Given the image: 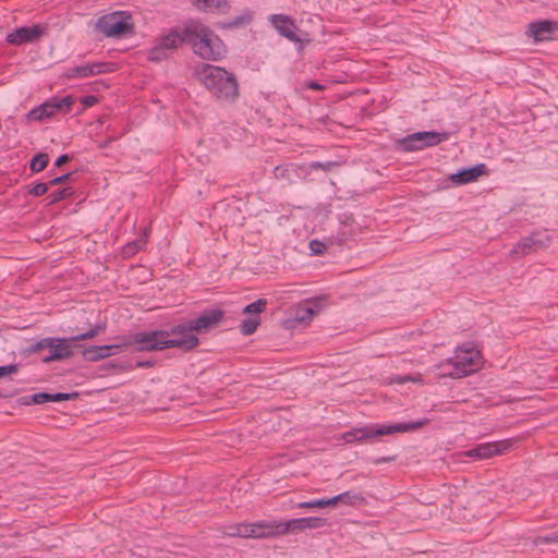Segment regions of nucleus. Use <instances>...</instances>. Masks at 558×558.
Wrapping results in <instances>:
<instances>
[{
    "instance_id": "nucleus-1",
    "label": "nucleus",
    "mask_w": 558,
    "mask_h": 558,
    "mask_svg": "<svg viewBox=\"0 0 558 558\" xmlns=\"http://www.w3.org/2000/svg\"><path fill=\"white\" fill-rule=\"evenodd\" d=\"M194 76L220 104H233L240 96L236 76L225 68L201 63L195 68Z\"/></svg>"
},
{
    "instance_id": "nucleus-2",
    "label": "nucleus",
    "mask_w": 558,
    "mask_h": 558,
    "mask_svg": "<svg viewBox=\"0 0 558 558\" xmlns=\"http://www.w3.org/2000/svg\"><path fill=\"white\" fill-rule=\"evenodd\" d=\"M184 35L193 52L207 61H219L227 54V47L220 37L199 22L184 24Z\"/></svg>"
},
{
    "instance_id": "nucleus-3",
    "label": "nucleus",
    "mask_w": 558,
    "mask_h": 558,
    "mask_svg": "<svg viewBox=\"0 0 558 558\" xmlns=\"http://www.w3.org/2000/svg\"><path fill=\"white\" fill-rule=\"evenodd\" d=\"M482 365V354L475 349L473 342H465L458 347L454 355L437 365L442 377L462 378L466 377Z\"/></svg>"
},
{
    "instance_id": "nucleus-4",
    "label": "nucleus",
    "mask_w": 558,
    "mask_h": 558,
    "mask_svg": "<svg viewBox=\"0 0 558 558\" xmlns=\"http://www.w3.org/2000/svg\"><path fill=\"white\" fill-rule=\"evenodd\" d=\"M430 420L427 417L408 423H397L392 425L368 424L364 426L353 427L341 435V439L345 444L366 442L375 437L392 435L395 433H408L420 429L427 424Z\"/></svg>"
},
{
    "instance_id": "nucleus-5",
    "label": "nucleus",
    "mask_w": 558,
    "mask_h": 558,
    "mask_svg": "<svg viewBox=\"0 0 558 558\" xmlns=\"http://www.w3.org/2000/svg\"><path fill=\"white\" fill-rule=\"evenodd\" d=\"M223 317L225 313L222 310L209 307L205 308L197 317L180 323L178 331L187 333L184 340H192L189 341L186 347H182V352H191L199 345L201 341L194 332L201 333L209 330L221 323Z\"/></svg>"
},
{
    "instance_id": "nucleus-6",
    "label": "nucleus",
    "mask_w": 558,
    "mask_h": 558,
    "mask_svg": "<svg viewBox=\"0 0 558 558\" xmlns=\"http://www.w3.org/2000/svg\"><path fill=\"white\" fill-rule=\"evenodd\" d=\"M190 340H170L169 333L163 329L149 331H140L130 336L125 344L135 347L138 352L143 351H162L170 348H177L182 351Z\"/></svg>"
},
{
    "instance_id": "nucleus-7",
    "label": "nucleus",
    "mask_w": 558,
    "mask_h": 558,
    "mask_svg": "<svg viewBox=\"0 0 558 558\" xmlns=\"http://www.w3.org/2000/svg\"><path fill=\"white\" fill-rule=\"evenodd\" d=\"M106 328L105 325L96 324L88 331L69 337L59 338L51 337V343L49 345V353L41 357V362L45 364L71 359L74 355L73 348H80L73 343L82 340L93 339L98 336Z\"/></svg>"
},
{
    "instance_id": "nucleus-8",
    "label": "nucleus",
    "mask_w": 558,
    "mask_h": 558,
    "mask_svg": "<svg viewBox=\"0 0 558 558\" xmlns=\"http://www.w3.org/2000/svg\"><path fill=\"white\" fill-rule=\"evenodd\" d=\"M130 21L131 15L129 13L118 11L100 16L96 22L95 28L106 37L120 38L133 28V24Z\"/></svg>"
},
{
    "instance_id": "nucleus-9",
    "label": "nucleus",
    "mask_w": 558,
    "mask_h": 558,
    "mask_svg": "<svg viewBox=\"0 0 558 558\" xmlns=\"http://www.w3.org/2000/svg\"><path fill=\"white\" fill-rule=\"evenodd\" d=\"M74 100V97L70 95L61 98L52 97L29 110L26 118L31 121H44L54 117L57 113L66 114L72 110Z\"/></svg>"
},
{
    "instance_id": "nucleus-10",
    "label": "nucleus",
    "mask_w": 558,
    "mask_h": 558,
    "mask_svg": "<svg viewBox=\"0 0 558 558\" xmlns=\"http://www.w3.org/2000/svg\"><path fill=\"white\" fill-rule=\"evenodd\" d=\"M448 140L446 132L422 131L412 133L398 143L399 148L404 151H415L427 147L436 146Z\"/></svg>"
},
{
    "instance_id": "nucleus-11",
    "label": "nucleus",
    "mask_w": 558,
    "mask_h": 558,
    "mask_svg": "<svg viewBox=\"0 0 558 558\" xmlns=\"http://www.w3.org/2000/svg\"><path fill=\"white\" fill-rule=\"evenodd\" d=\"M183 44H187L184 35V26L182 28H173L167 35L160 37L157 45L151 48L149 59L158 61L167 57V50L177 49Z\"/></svg>"
},
{
    "instance_id": "nucleus-12",
    "label": "nucleus",
    "mask_w": 558,
    "mask_h": 558,
    "mask_svg": "<svg viewBox=\"0 0 558 558\" xmlns=\"http://www.w3.org/2000/svg\"><path fill=\"white\" fill-rule=\"evenodd\" d=\"M117 70L113 62H94L68 69L64 76L69 80L85 78L98 74L112 73Z\"/></svg>"
},
{
    "instance_id": "nucleus-13",
    "label": "nucleus",
    "mask_w": 558,
    "mask_h": 558,
    "mask_svg": "<svg viewBox=\"0 0 558 558\" xmlns=\"http://www.w3.org/2000/svg\"><path fill=\"white\" fill-rule=\"evenodd\" d=\"M360 232L353 215L343 213L339 216V228L336 233L331 234L330 242L332 244L342 245L350 240H353Z\"/></svg>"
},
{
    "instance_id": "nucleus-14",
    "label": "nucleus",
    "mask_w": 558,
    "mask_h": 558,
    "mask_svg": "<svg viewBox=\"0 0 558 558\" xmlns=\"http://www.w3.org/2000/svg\"><path fill=\"white\" fill-rule=\"evenodd\" d=\"M512 447L510 439L494 442L480 444L473 449L466 451V456L475 459H488L494 456H500L508 452Z\"/></svg>"
},
{
    "instance_id": "nucleus-15",
    "label": "nucleus",
    "mask_w": 558,
    "mask_h": 558,
    "mask_svg": "<svg viewBox=\"0 0 558 558\" xmlns=\"http://www.w3.org/2000/svg\"><path fill=\"white\" fill-rule=\"evenodd\" d=\"M550 242L551 238L549 235H541V233L534 232L522 238L511 250V255L525 256L539 248L548 247Z\"/></svg>"
},
{
    "instance_id": "nucleus-16",
    "label": "nucleus",
    "mask_w": 558,
    "mask_h": 558,
    "mask_svg": "<svg viewBox=\"0 0 558 558\" xmlns=\"http://www.w3.org/2000/svg\"><path fill=\"white\" fill-rule=\"evenodd\" d=\"M78 392H37L33 395L23 396L19 399L20 404L22 405H33V404H44L47 402H61V401H70L76 400L78 398Z\"/></svg>"
},
{
    "instance_id": "nucleus-17",
    "label": "nucleus",
    "mask_w": 558,
    "mask_h": 558,
    "mask_svg": "<svg viewBox=\"0 0 558 558\" xmlns=\"http://www.w3.org/2000/svg\"><path fill=\"white\" fill-rule=\"evenodd\" d=\"M44 33V28L40 25L22 26L14 29L12 33L7 35V43L14 46H21L24 44H31L37 41Z\"/></svg>"
},
{
    "instance_id": "nucleus-18",
    "label": "nucleus",
    "mask_w": 558,
    "mask_h": 558,
    "mask_svg": "<svg viewBox=\"0 0 558 558\" xmlns=\"http://www.w3.org/2000/svg\"><path fill=\"white\" fill-rule=\"evenodd\" d=\"M271 25L282 36L293 43H301V38L298 36V26L291 16L286 14H272L270 16Z\"/></svg>"
},
{
    "instance_id": "nucleus-19",
    "label": "nucleus",
    "mask_w": 558,
    "mask_h": 558,
    "mask_svg": "<svg viewBox=\"0 0 558 558\" xmlns=\"http://www.w3.org/2000/svg\"><path fill=\"white\" fill-rule=\"evenodd\" d=\"M279 521L262 520L250 523V538H271L280 536Z\"/></svg>"
},
{
    "instance_id": "nucleus-20",
    "label": "nucleus",
    "mask_w": 558,
    "mask_h": 558,
    "mask_svg": "<svg viewBox=\"0 0 558 558\" xmlns=\"http://www.w3.org/2000/svg\"><path fill=\"white\" fill-rule=\"evenodd\" d=\"M486 173V165L477 163L470 168H463L449 175V180L456 185H462L477 180L478 177Z\"/></svg>"
},
{
    "instance_id": "nucleus-21",
    "label": "nucleus",
    "mask_w": 558,
    "mask_h": 558,
    "mask_svg": "<svg viewBox=\"0 0 558 558\" xmlns=\"http://www.w3.org/2000/svg\"><path fill=\"white\" fill-rule=\"evenodd\" d=\"M120 348L118 344L89 345L82 350V355L85 361L97 362L118 353Z\"/></svg>"
},
{
    "instance_id": "nucleus-22",
    "label": "nucleus",
    "mask_w": 558,
    "mask_h": 558,
    "mask_svg": "<svg viewBox=\"0 0 558 558\" xmlns=\"http://www.w3.org/2000/svg\"><path fill=\"white\" fill-rule=\"evenodd\" d=\"M531 35L535 40H543L555 29V23L548 20L532 22L529 25Z\"/></svg>"
},
{
    "instance_id": "nucleus-23",
    "label": "nucleus",
    "mask_w": 558,
    "mask_h": 558,
    "mask_svg": "<svg viewBox=\"0 0 558 558\" xmlns=\"http://www.w3.org/2000/svg\"><path fill=\"white\" fill-rule=\"evenodd\" d=\"M148 233H149V228L145 227L143 229V234L138 239L128 242L123 246L122 255L124 257H131V256L135 255L136 253H138L140 251H142L147 243Z\"/></svg>"
},
{
    "instance_id": "nucleus-24",
    "label": "nucleus",
    "mask_w": 558,
    "mask_h": 558,
    "mask_svg": "<svg viewBox=\"0 0 558 558\" xmlns=\"http://www.w3.org/2000/svg\"><path fill=\"white\" fill-rule=\"evenodd\" d=\"M221 533L229 537H244L250 538V523H236L225 525L221 527Z\"/></svg>"
},
{
    "instance_id": "nucleus-25",
    "label": "nucleus",
    "mask_w": 558,
    "mask_h": 558,
    "mask_svg": "<svg viewBox=\"0 0 558 558\" xmlns=\"http://www.w3.org/2000/svg\"><path fill=\"white\" fill-rule=\"evenodd\" d=\"M279 525L280 535L304 531L303 518L279 521Z\"/></svg>"
},
{
    "instance_id": "nucleus-26",
    "label": "nucleus",
    "mask_w": 558,
    "mask_h": 558,
    "mask_svg": "<svg viewBox=\"0 0 558 558\" xmlns=\"http://www.w3.org/2000/svg\"><path fill=\"white\" fill-rule=\"evenodd\" d=\"M312 307L304 301L300 303L294 311V320L298 323H308L313 319L314 315Z\"/></svg>"
},
{
    "instance_id": "nucleus-27",
    "label": "nucleus",
    "mask_w": 558,
    "mask_h": 558,
    "mask_svg": "<svg viewBox=\"0 0 558 558\" xmlns=\"http://www.w3.org/2000/svg\"><path fill=\"white\" fill-rule=\"evenodd\" d=\"M49 155L47 153H38L31 159L29 169L33 173L43 171L49 163Z\"/></svg>"
},
{
    "instance_id": "nucleus-28",
    "label": "nucleus",
    "mask_w": 558,
    "mask_h": 558,
    "mask_svg": "<svg viewBox=\"0 0 558 558\" xmlns=\"http://www.w3.org/2000/svg\"><path fill=\"white\" fill-rule=\"evenodd\" d=\"M338 496L340 498L339 501L347 506H354L356 504L365 502V498L361 493H356V492H352V490L343 492L341 494H338Z\"/></svg>"
},
{
    "instance_id": "nucleus-29",
    "label": "nucleus",
    "mask_w": 558,
    "mask_h": 558,
    "mask_svg": "<svg viewBox=\"0 0 558 558\" xmlns=\"http://www.w3.org/2000/svg\"><path fill=\"white\" fill-rule=\"evenodd\" d=\"M260 325L259 316H251L243 319L240 324V331L244 336L253 335Z\"/></svg>"
},
{
    "instance_id": "nucleus-30",
    "label": "nucleus",
    "mask_w": 558,
    "mask_h": 558,
    "mask_svg": "<svg viewBox=\"0 0 558 558\" xmlns=\"http://www.w3.org/2000/svg\"><path fill=\"white\" fill-rule=\"evenodd\" d=\"M50 343H51V337L43 338V339L27 345L23 350V353L26 355L40 353L44 350L49 349Z\"/></svg>"
},
{
    "instance_id": "nucleus-31",
    "label": "nucleus",
    "mask_w": 558,
    "mask_h": 558,
    "mask_svg": "<svg viewBox=\"0 0 558 558\" xmlns=\"http://www.w3.org/2000/svg\"><path fill=\"white\" fill-rule=\"evenodd\" d=\"M199 9L222 11L228 7L227 0H193Z\"/></svg>"
},
{
    "instance_id": "nucleus-32",
    "label": "nucleus",
    "mask_w": 558,
    "mask_h": 558,
    "mask_svg": "<svg viewBox=\"0 0 558 558\" xmlns=\"http://www.w3.org/2000/svg\"><path fill=\"white\" fill-rule=\"evenodd\" d=\"M267 305V301L265 299H258L255 302L250 303L246 305L242 313L253 316H258L262 312L265 311Z\"/></svg>"
},
{
    "instance_id": "nucleus-33",
    "label": "nucleus",
    "mask_w": 558,
    "mask_h": 558,
    "mask_svg": "<svg viewBox=\"0 0 558 558\" xmlns=\"http://www.w3.org/2000/svg\"><path fill=\"white\" fill-rule=\"evenodd\" d=\"M72 194H73V190L71 187L56 190L47 196L48 204L52 205V204L59 203V202L70 197Z\"/></svg>"
},
{
    "instance_id": "nucleus-34",
    "label": "nucleus",
    "mask_w": 558,
    "mask_h": 558,
    "mask_svg": "<svg viewBox=\"0 0 558 558\" xmlns=\"http://www.w3.org/2000/svg\"><path fill=\"white\" fill-rule=\"evenodd\" d=\"M272 172L276 179L291 182V172H295V169L291 165H280Z\"/></svg>"
},
{
    "instance_id": "nucleus-35",
    "label": "nucleus",
    "mask_w": 558,
    "mask_h": 558,
    "mask_svg": "<svg viewBox=\"0 0 558 558\" xmlns=\"http://www.w3.org/2000/svg\"><path fill=\"white\" fill-rule=\"evenodd\" d=\"M304 530L320 529L326 525V519L316 517L303 518Z\"/></svg>"
},
{
    "instance_id": "nucleus-36",
    "label": "nucleus",
    "mask_w": 558,
    "mask_h": 558,
    "mask_svg": "<svg viewBox=\"0 0 558 558\" xmlns=\"http://www.w3.org/2000/svg\"><path fill=\"white\" fill-rule=\"evenodd\" d=\"M49 187V182H38L28 190V195L34 197L43 196L48 192Z\"/></svg>"
},
{
    "instance_id": "nucleus-37",
    "label": "nucleus",
    "mask_w": 558,
    "mask_h": 558,
    "mask_svg": "<svg viewBox=\"0 0 558 558\" xmlns=\"http://www.w3.org/2000/svg\"><path fill=\"white\" fill-rule=\"evenodd\" d=\"M392 383L402 385L405 383H422L421 376H413V375H403V376H396L392 379Z\"/></svg>"
},
{
    "instance_id": "nucleus-38",
    "label": "nucleus",
    "mask_w": 558,
    "mask_h": 558,
    "mask_svg": "<svg viewBox=\"0 0 558 558\" xmlns=\"http://www.w3.org/2000/svg\"><path fill=\"white\" fill-rule=\"evenodd\" d=\"M180 326V324H177V325H173L171 328L169 329H163V331L168 332L169 333V338L170 340H182V339H185V336L187 335L186 332H179L178 331V327Z\"/></svg>"
},
{
    "instance_id": "nucleus-39",
    "label": "nucleus",
    "mask_w": 558,
    "mask_h": 558,
    "mask_svg": "<svg viewBox=\"0 0 558 558\" xmlns=\"http://www.w3.org/2000/svg\"><path fill=\"white\" fill-rule=\"evenodd\" d=\"M308 246L314 255H322L326 251L325 243H323L318 240H311Z\"/></svg>"
},
{
    "instance_id": "nucleus-40",
    "label": "nucleus",
    "mask_w": 558,
    "mask_h": 558,
    "mask_svg": "<svg viewBox=\"0 0 558 558\" xmlns=\"http://www.w3.org/2000/svg\"><path fill=\"white\" fill-rule=\"evenodd\" d=\"M335 166H337V162H332V161H327V162L314 161L310 165L311 169H313V170L322 169L324 171H330Z\"/></svg>"
},
{
    "instance_id": "nucleus-41",
    "label": "nucleus",
    "mask_w": 558,
    "mask_h": 558,
    "mask_svg": "<svg viewBox=\"0 0 558 558\" xmlns=\"http://www.w3.org/2000/svg\"><path fill=\"white\" fill-rule=\"evenodd\" d=\"M304 302L306 304H308L310 307H312L313 315L315 316L320 312L324 300L323 299H307Z\"/></svg>"
},
{
    "instance_id": "nucleus-42",
    "label": "nucleus",
    "mask_w": 558,
    "mask_h": 558,
    "mask_svg": "<svg viewBox=\"0 0 558 558\" xmlns=\"http://www.w3.org/2000/svg\"><path fill=\"white\" fill-rule=\"evenodd\" d=\"M251 22V16L248 14L246 15H241V16H238L235 17L234 20H232L230 23H229V26L230 27H239V26H242V25H245V24H248Z\"/></svg>"
},
{
    "instance_id": "nucleus-43",
    "label": "nucleus",
    "mask_w": 558,
    "mask_h": 558,
    "mask_svg": "<svg viewBox=\"0 0 558 558\" xmlns=\"http://www.w3.org/2000/svg\"><path fill=\"white\" fill-rule=\"evenodd\" d=\"M98 102V97L94 95H86L81 98L83 109L90 108Z\"/></svg>"
},
{
    "instance_id": "nucleus-44",
    "label": "nucleus",
    "mask_w": 558,
    "mask_h": 558,
    "mask_svg": "<svg viewBox=\"0 0 558 558\" xmlns=\"http://www.w3.org/2000/svg\"><path fill=\"white\" fill-rule=\"evenodd\" d=\"M19 371L17 364H9L0 366V378L7 375L15 374Z\"/></svg>"
},
{
    "instance_id": "nucleus-45",
    "label": "nucleus",
    "mask_w": 558,
    "mask_h": 558,
    "mask_svg": "<svg viewBox=\"0 0 558 558\" xmlns=\"http://www.w3.org/2000/svg\"><path fill=\"white\" fill-rule=\"evenodd\" d=\"M323 499H314L310 501H303L298 505V508H323Z\"/></svg>"
},
{
    "instance_id": "nucleus-46",
    "label": "nucleus",
    "mask_w": 558,
    "mask_h": 558,
    "mask_svg": "<svg viewBox=\"0 0 558 558\" xmlns=\"http://www.w3.org/2000/svg\"><path fill=\"white\" fill-rule=\"evenodd\" d=\"M71 175H72V173H65V174L56 177V178L51 179L50 181H48L49 185L54 186V185H59V184H64L65 182L69 181Z\"/></svg>"
},
{
    "instance_id": "nucleus-47",
    "label": "nucleus",
    "mask_w": 558,
    "mask_h": 558,
    "mask_svg": "<svg viewBox=\"0 0 558 558\" xmlns=\"http://www.w3.org/2000/svg\"><path fill=\"white\" fill-rule=\"evenodd\" d=\"M155 365H156V361L155 360H140V361H136V366L141 367V368H149V367H154Z\"/></svg>"
},
{
    "instance_id": "nucleus-48",
    "label": "nucleus",
    "mask_w": 558,
    "mask_h": 558,
    "mask_svg": "<svg viewBox=\"0 0 558 558\" xmlns=\"http://www.w3.org/2000/svg\"><path fill=\"white\" fill-rule=\"evenodd\" d=\"M339 499L340 498H339L338 495H336V496H333L331 498H327V499L323 498V502H322L323 504V508L328 507V506H336L337 504L340 502Z\"/></svg>"
},
{
    "instance_id": "nucleus-49",
    "label": "nucleus",
    "mask_w": 558,
    "mask_h": 558,
    "mask_svg": "<svg viewBox=\"0 0 558 558\" xmlns=\"http://www.w3.org/2000/svg\"><path fill=\"white\" fill-rule=\"evenodd\" d=\"M71 160V157L68 155V154H62L60 155L56 161H54V166L56 167H61L62 165L66 163L68 161Z\"/></svg>"
},
{
    "instance_id": "nucleus-50",
    "label": "nucleus",
    "mask_w": 558,
    "mask_h": 558,
    "mask_svg": "<svg viewBox=\"0 0 558 558\" xmlns=\"http://www.w3.org/2000/svg\"><path fill=\"white\" fill-rule=\"evenodd\" d=\"M395 461V457H379L373 460L374 464L389 463Z\"/></svg>"
},
{
    "instance_id": "nucleus-51",
    "label": "nucleus",
    "mask_w": 558,
    "mask_h": 558,
    "mask_svg": "<svg viewBox=\"0 0 558 558\" xmlns=\"http://www.w3.org/2000/svg\"><path fill=\"white\" fill-rule=\"evenodd\" d=\"M306 86L313 90H323L324 86L316 81H310Z\"/></svg>"
},
{
    "instance_id": "nucleus-52",
    "label": "nucleus",
    "mask_w": 558,
    "mask_h": 558,
    "mask_svg": "<svg viewBox=\"0 0 558 558\" xmlns=\"http://www.w3.org/2000/svg\"><path fill=\"white\" fill-rule=\"evenodd\" d=\"M112 141H114V137H112V136H111V137H108L107 140H105L104 142H101V143L99 144V148H106V147H108V146H109V144H110Z\"/></svg>"
}]
</instances>
